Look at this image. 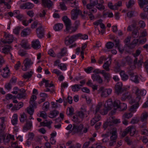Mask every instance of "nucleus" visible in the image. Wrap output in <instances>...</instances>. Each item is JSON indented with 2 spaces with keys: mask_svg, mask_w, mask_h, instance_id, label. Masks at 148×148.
<instances>
[{
  "mask_svg": "<svg viewBox=\"0 0 148 148\" xmlns=\"http://www.w3.org/2000/svg\"><path fill=\"white\" fill-rule=\"evenodd\" d=\"M132 91L136 95L134 98L132 99V96L127 92L123 94L121 99L123 101L128 100L129 103L132 105L129 110L131 112L134 113L136 111L139 106V102L141 100V97L139 95V90L137 87H133Z\"/></svg>",
  "mask_w": 148,
  "mask_h": 148,
  "instance_id": "f257e3e1",
  "label": "nucleus"
},
{
  "mask_svg": "<svg viewBox=\"0 0 148 148\" xmlns=\"http://www.w3.org/2000/svg\"><path fill=\"white\" fill-rule=\"evenodd\" d=\"M113 108V103L112 99H108L105 103L100 102L95 107V112H98L101 114L104 115L108 113V110Z\"/></svg>",
  "mask_w": 148,
  "mask_h": 148,
  "instance_id": "f03ea898",
  "label": "nucleus"
},
{
  "mask_svg": "<svg viewBox=\"0 0 148 148\" xmlns=\"http://www.w3.org/2000/svg\"><path fill=\"white\" fill-rule=\"evenodd\" d=\"M110 135H111V136L109 145L112 146H113L114 143L116 142L117 138L116 130L115 128H111V129L109 130L108 132H107L105 134H102L101 137L103 138L102 140L103 143H106L108 141L109 139L108 138Z\"/></svg>",
  "mask_w": 148,
  "mask_h": 148,
  "instance_id": "7ed1b4c3",
  "label": "nucleus"
},
{
  "mask_svg": "<svg viewBox=\"0 0 148 148\" xmlns=\"http://www.w3.org/2000/svg\"><path fill=\"white\" fill-rule=\"evenodd\" d=\"M110 120H108L103 125V127L105 129L108 128L109 130L111 129V128H113L111 126L113 124H116L119 123L120 122V119H115L114 117H112L110 118Z\"/></svg>",
  "mask_w": 148,
  "mask_h": 148,
  "instance_id": "20e7f679",
  "label": "nucleus"
},
{
  "mask_svg": "<svg viewBox=\"0 0 148 148\" xmlns=\"http://www.w3.org/2000/svg\"><path fill=\"white\" fill-rule=\"evenodd\" d=\"M86 111L85 110L78 112L77 114L73 117V120L74 122H77L78 120H82L85 116Z\"/></svg>",
  "mask_w": 148,
  "mask_h": 148,
  "instance_id": "39448f33",
  "label": "nucleus"
},
{
  "mask_svg": "<svg viewBox=\"0 0 148 148\" xmlns=\"http://www.w3.org/2000/svg\"><path fill=\"white\" fill-rule=\"evenodd\" d=\"M112 91L111 88H105L103 87H101L99 90V93L100 96L103 97H106L110 95Z\"/></svg>",
  "mask_w": 148,
  "mask_h": 148,
  "instance_id": "423d86ee",
  "label": "nucleus"
},
{
  "mask_svg": "<svg viewBox=\"0 0 148 148\" xmlns=\"http://www.w3.org/2000/svg\"><path fill=\"white\" fill-rule=\"evenodd\" d=\"M4 36L5 39L1 40L2 42L5 43H7L10 44L13 41L14 38L12 35L5 32Z\"/></svg>",
  "mask_w": 148,
  "mask_h": 148,
  "instance_id": "0eeeda50",
  "label": "nucleus"
},
{
  "mask_svg": "<svg viewBox=\"0 0 148 148\" xmlns=\"http://www.w3.org/2000/svg\"><path fill=\"white\" fill-rule=\"evenodd\" d=\"M90 3L86 5V8L89 10L90 13H95L97 12V10L94 7L97 3V0H90Z\"/></svg>",
  "mask_w": 148,
  "mask_h": 148,
  "instance_id": "6e6552de",
  "label": "nucleus"
},
{
  "mask_svg": "<svg viewBox=\"0 0 148 148\" xmlns=\"http://www.w3.org/2000/svg\"><path fill=\"white\" fill-rule=\"evenodd\" d=\"M72 131L73 132H82L83 133H86L87 131V129L86 128H83L82 125H80L77 126L73 125L72 128Z\"/></svg>",
  "mask_w": 148,
  "mask_h": 148,
  "instance_id": "1a4fd4ad",
  "label": "nucleus"
},
{
  "mask_svg": "<svg viewBox=\"0 0 148 148\" xmlns=\"http://www.w3.org/2000/svg\"><path fill=\"white\" fill-rule=\"evenodd\" d=\"M77 40L76 34L72 36H68L65 38V43L66 45H69L72 44Z\"/></svg>",
  "mask_w": 148,
  "mask_h": 148,
  "instance_id": "9d476101",
  "label": "nucleus"
},
{
  "mask_svg": "<svg viewBox=\"0 0 148 148\" xmlns=\"http://www.w3.org/2000/svg\"><path fill=\"white\" fill-rule=\"evenodd\" d=\"M33 63V62L31 59H26L23 61V64L25 67L22 66V70L24 71H26L28 68L31 67Z\"/></svg>",
  "mask_w": 148,
  "mask_h": 148,
  "instance_id": "9b49d317",
  "label": "nucleus"
},
{
  "mask_svg": "<svg viewBox=\"0 0 148 148\" xmlns=\"http://www.w3.org/2000/svg\"><path fill=\"white\" fill-rule=\"evenodd\" d=\"M136 130L134 127L132 126H129L126 128L125 131L122 133V136L124 137L129 132H130L131 136H133L135 134Z\"/></svg>",
  "mask_w": 148,
  "mask_h": 148,
  "instance_id": "f8f14e48",
  "label": "nucleus"
},
{
  "mask_svg": "<svg viewBox=\"0 0 148 148\" xmlns=\"http://www.w3.org/2000/svg\"><path fill=\"white\" fill-rule=\"evenodd\" d=\"M146 41V39L145 38H144L143 40H140L138 41L137 39L134 40L132 43L128 45V47L130 48H134L136 45L139 44H143Z\"/></svg>",
  "mask_w": 148,
  "mask_h": 148,
  "instance_id": "ddd939ff",
  "label": "nucleus"
},
{
  "mask_svg": "<svg viewBox=\"0 0 148 148\" xmlns=\"http://www.w3.org/2000/svg\"><path fill=\"white\" fill-rule=\"evenodd\" d=\"M94 113L95 114V115L94 117L91 120L90 124L91 125H94L95 123L99 121L101 119V116L99 114H98L100 113L99 112H98L97 113L95 112V109L94 110Z\"/></svg>",
  "mask_w": 148,
  "mask_h": 148,
  "instance_id": "4468645a",
  "label": "nucleus"
},
{
  "mask_svg": "<svg viewBox=\"0 0 148 148\" xmlns=\"http://www.w3.org/2000/svg\"><path fill=\"white\" fill-rule=\"evenodd\" d=\"M140 6L144 8V10L146 11L148 10V0H138Z\"/></svg>",
  "mask_w": 148,
  "mask_h": 148,
  "instance_id": "2eb2a0df",
  "label": "nucleus"
},
{
  "mask_svg": "<svg viewBox=\"0 0 148 148\" xmlns=\"http://www.w3.org/2000/svg\"><path fill=\"white\" fill-rule=\"evenodd\" d=\"M136 24L132 25L131 26H129L127 28L128 31H131L134 30V31L133 32L132 36L134 38H136L138 36L139 33L137 30H135V29L136 28Z\"/></svg>",
  "mask_w": 148,
  "mask_h": 148,
  "instance_id": "dca6fc26",
  "label": "nucleus"
},
{
  "mask_svg": "<svg viewBox=\"0 0 148 148\" xmlns=\"http://www.w3.org/2000/svg\"><path fill=\"white\" fill-rule=\"evenodd\" d=\"M81 12V11L77 8L73 9L71 12V18L73 20L76 19L77 18L79 14Z\"/></svg>",
  "mask_w": 148,
  "mask_h": 148,
  "instance_id": "f3484780",
  "label": "nucleus"
},
{
  "mask_svg": "<svg viewBox=\"0 0 148 148\" xmlns=\"http://www.w3.org/2000/svg\"><path fill=\"white\" fill-rule=\"evenodd\" d=\"M122 3L121 1L118 2L117 3L115 4L114 5L111 3L110 2L108 3V6L111 9L115 10L117 9L119 7L122 5Z\"/></svg>",
  "mask_w": 148,
  "mask_h": 148,
  "instance_id": "a211bd4d",
  "label": "nucleus"
},
{
  "mask_svg": "<svg viewBox=\"0 0 148 148\" xmlns=\"http://www.w3.org/2000/svg\"><path fill=\"white\" fill-rule=\"evenodd\" d=\"M91 78L94 82L97 81L99 83H101L103 82L102 79L99 74H92Z\"/></svg>",
  "mask_w": 148,
  "mask_h": 148,
  "instance_id": "6ab92c4d",
  "label": "nucleus"
},
{
  "mask_svg": "<svg viewBox=\"0 0 148 148\" xmlns=\"http://www.w3.org/2000/svg\"><path fill=\"white\" fill-rule=\"evenodd\" d=\"M32 127V122L31 121H27L26 124L24 125L23 130L24 132H25L30 129Z\"/></svg>",
  "mask_w": 148,
  "mask_h": 148,
  "instance_id": "aec40b11",
  "label": "nucleus"
},
{
  "mask_svg": "<svg viewBox=\"0 0 148 148\" xmlns=\"http://www.w3.org/2000/svg\"><path fill=\"white\" fill-rule=\"evenodd\" d=\"M52 123V122L51 121L46 120L43 122H41L40 125L41 126L47 127L48 128L50 129L51 127V124Z\"/></svg>",
  "mask_w": 148,
  "mask_h": 148,
  "instance_id": "412c9836",
  "label": "nucleus"
},
{
  "mask_svg": "<svg viewBox=\"0 0 148 148\" xmlns=\"http://www.w3.org/2000/svg\"><path fill=\"white\" fill-rule=\"evenodd\" d=\"M122 86V83L121 82L117 83L115 86V93L117 94H119L121 92V87Z\"/></svg>",
  "mask_w": 148,
  "mask_h": 148,
  "instance_id": "4be33fe9",
  "label": "nucleus"
},
{
  "mask_svg": "<svg viewBox=\"0 0 148 148\" xmlns=\"http://www.w3.org/2000/svg\"><path fill=\"white\" fill-rule=\"evenodd\" d=\"M32 47L35 49H38L40 47V43L38 40H35L32 42Z\"/></svg>",
  "mask_w": 148,
  "mask_h": 148,
  "instance_id": "5701e85b",
  "label": "nucleus"
},
{
  "mask_svg": "<svg viewBox=\"0 0 148 148\" xmlns=\"http://www.w3.org/2000/svg\"><path fill=\"white\" fill-rule=\"evenodd\" d=\"M2 76L5 78L7 77L10 75L9 69L8 67L3 69L1 74Z\"/></svg>",
  "mask_w": 148,
  "mask_h": 148,
  "instance_id": "b1692460",
  "label": "nucleus"
},
{
  "mask_svg": "<svg viewBox=\"0 0 148 148\" xmlns=\"http://www.w3.org/2000/svg\"><path fill=\"white\" fill-rule=\"evenodd\" d=\"M4 121L5 119L4 117H2L0 118V132H1L5 129Z\"/></svg>",
  "mask_w": 148,
  "mask_h": 148,
  "instance_id": "393cba45",
  "label": "nucleus"
},
{
  "mask_svg": "<svg viewBox=\"0 0 148 148\" xmlns=\"http://www.w3.org/2000/svg\"><path fill=\"white\" fill-rule=\"evenodd\" d=\"M62 20L66 26V29H68L69 27V25H71L70 20L67 16H64L62 18Z\"/></svg>",
  "mask_w": 148,
  "mask_h": 148,
  "instance_id": "a878e982",
  "label": "nucleus"
},
{
  "mask_svg": "<svg viewBox=\"0 0 148 148\" xmlns=\"http://www.w3.org/2000/svg\"><path fill=\"white\" fill-rule=\"evenodd\" d=\"M34 6V5L32 3H27L21 6V8L22 9H31Z\"/></svg>",
  "mask_w": 148,
  "mask_h": 148,
  "instance_id": "bb28decb",
  "label": "nucleus"
},
{
  "mask_svg": "<svg viewBox=\"0 0 148 148\" xmlns=\"http://www.w3.org/2000/svg\"><path fill=\"white\" fill-rule=\"evenodd\" d=\"M121 107V103L120 101L118 100H115L113 103V109L116 110L120 108Z\"/></svg>",
  "mask_w": 148,
  "mask_h": 148,
  "instance_id": "cd10ccee",
  "label": "nucleus"
},
{
  "mask_svg": "<svg viewBox=\"0 0 148 148\" xmlns=\"http://www.w3.org/2000/svg\"><path fill=\"white\" fill-rule=\"evenodd\" d=\"M37 27H38L37 28H42L41 25L40 23H38L37 21H35L31 24V28L34 29Z\"/></svg>",
  "mask_w": 148,
  "mask_h": 148,
  "instance_id": "c85d7f7f",
  "label": "nucleus"
},
{
  "mask_svg": "<svg viewBox=\"0 0 148 148\" xmlns=\"http://www.w3.org/2000/svg\"><path fill=\"white\" fill-rule=\"evenodd\" d=\"M108 59V60L104 63L103 67L106 71H109L110 70L109 67L111 64V61L110 58Z\"/></svg>",
  "mask_w": 148,
  "mask_h": 148,
  "instance_id": "c756f323",
  "label": "nucleus"
},
{
  "mask_svg": "<svg viewBox=\"0 0 148 148\" xmlns=\"http://www.w3.org/2000/svg\"><path fill=\"white\" fill-rule=\"evenodd\" d=\"M63 25L62 23H58L55 24L53 27V29L56 31H59L62 29Z\"/></svg>",
  "mask_w": 148,
  "mask_h": 148,
  "instance_id": "7c9ffc66",
  "label": "nucleus"
},
{
  "mask_svg": "<svg viewBox=\"0 0 148 148\" xmlns=\"http://www.w3.org/2000/svg\"><path fill=\"white\" fill-rule=\"evenodd\" d=\"M11 122L12 125H15L17 124L18 120V116L16 114H14L11 119Z\"/></svg>",
  "mask_w": 148,
  "mask_h": 148,
  "instance_id": "2f4dec72",
  "label": "nucleus"
},
{
  "mask_svg": "<svg viewBox=\"0 0 148 148\" xmlns=\"http://www.w3.org/2000/svg\"><path fill=\"white\" fill-rule=\"evenodd\" d=\"M130 79L132 81L135 83H138L139 82V78L136 74H132L131 75Z\"/></svg>",
  "mask_w": 148,
  "mask_h": 148,
  "instance_id": "473e14b6",
  "label": "nucleus"
},
{
  "mask_svg": "<svg viewBox=\"0 0 148 148\" xmlns=\"http://www.w3.org/2000/svg\"><path fill=\"white\" fill-rule=\"evenodd\" d=\"M30 33V29L29 28H27L24 29L21 33L22 36L25 37L29 35Z\"/></svg>",
  "mask_w": 148,
  "mask_h": 148,
  "instance_id": "72a5a7b5",
  "label": "nucleus"
},
{
  "mask_svg": "<svg viewBox=\"0 0 148 148\" xmlns=\"http://www.w3.org/2000/svg\"><path fill=\"white\" fill-rule=\"evenodd\" d=\"M21 46L22 47L25 49H28L30 48V45L28 43L27 41H22Z\"/></svg>",
  "mask_w": 148,
  "mask_h": 148,
  "instance_id": "f704fd0d",
  "label": "nucleus"
},
{
  "mask_svg": "<svg viewBox=\"0 0 148 148\" xmlns=\"http://www.w3.org/2000/svg\"><path fill=\"white\" fill-rule=\"evenodd\" d=\"M42 3L44 6L48 8L51 7L52 4V2L50 0H42Z\"/></svg>",
  "mask_w": 148,
  "mask_h": 148,
  "instance_id": "c9c22d12",
  "label": "nucleus"
},
{
  "mask_svg": "<svg viewBox=\"0 0 148 148\" xmlns=\"http://www.w3.org/2000/svg\"><path fill=\"white\" fill-rule=\"evenodd\" d=\"M33 73V71L32 70H30L29 72L24 74L23 77L25 79H29L32 76Z\"/></svg>",
  "mask_w": 148,
  "mask_h": 148,
  "instance_id": "e433bc0d",
  "label": "nucleus"
},
{
  "mask_svg": "<svg viewBox=\"0 0 148 148\" xmlns=\"http://www.w3.org/2000/svg\"><path fill=\"white\" fill-rule=\"evenodd\" d=\"M67 52L66 49H62L61 52L59 53L57 55V57L58 58H60L64 56Z\"/></svg>",
  "mask_w": 148,
  "mask_h": 148,
  "instance_id": "4c0bfd02",
  "label": "nucleus"
},
{
  "mask_svg": "<svg viewBox=\"0 0 148 148\" xmlns=\"http://www.w3.org/2000/svg\"><path fill=\"white\" fill-rule=\"evenodd\" d=\"M122 79L123 81L127 80L128 78V76L125 74L124 71H122L120 73Z\"/></svg>",
  "mask_w": 148,
  "mask_h": 148,
  "instance_id": "58836bf2",
  "label": "nucleus"
},
{
  "mask_svg": "<svg viewBox=\"0 0 148 148\" xmlns=\"http://www.w3.org/2000/svg\"><path fill=\"white\" fill-rule=\"evenodd\" d=\"M11 0H0V4L4 3V5L7 6L8 9H10L11 7L8 3L10 2Z\"/></svg>",
  "mask_w": 148,
  "mask_h": 148,
  "instance_id": "ea45409f",
  "label": "nucleus"
},
{
  "mask_svg": "<svg viewBox=\"0 0 148 148\" xmlns=\"http://www.w3.org/2000/svg\"><path fill=\"white\" fill-rule=\"evenodd\" d=\"M77 39H80L83 40H86L88 38V36L86 34H76Z\"/></svg>",
  "mask_w": 148,
  "mask_h": 148,
  "instance_id": "a19ab883",
  "label": "nucleus"
},
{
  "mask_svg": "<svg viewBox=\"0 0 148 148\" xmlns=\"http://www.w3.org/2000/svg\"><path fill=\"white\" fill-rule=\"evenodd\" d=\"M58 113V112L56 110H54L50 112L49 114V117L51 118L56 117Z\"/></svg>",
  "mask_w": 148,
  "mask_h": 148,
  "instance_id": "79ce46f5",
  "label": "nucleus"
},
{
  "mask_svg": "<svg viewBox=\"0 0 148 148\" xmlns=\"http://www.w3.org/2000/svg\"><path fill=\"white\" fill-rule=\"evenodd\" d=\"M133 114L131 112H126L123 116V119H128L132 117Z\"/></svg>",
  "mask_w": 148,
  "mask_h": 148,
  "instance_id": "37998d69",
  "label": "nucleus"
},
{
  "mask_svg": "<svg viewBox=\"0 0 148 148\" xmlns=\"http://www.w3.org/2000/svg\"><path fill=\"white\" fill-rule=\"evenodd\" d=\"M32 19H30L28 21L25 18L22 21V23L23 25L25 26H27L28 25L29 23H30L32 21Z\"/></svg>",
  "mask_w": 148,
  "mask_h": 148,
  "instance_id": "c03bdc74",
  "label": "nucleus"
},
{
  "mask_svg": "<svg viewBox=\"0 0 148 148\" xmlns=\"http://www.w3.org/2000/svg\"><path fill=\"white\" fill-rule=\"evenodd\" d=\"M69 27L68 29H66L70 33H72L75 32L77 29V27L75 26V27H71V25L69 26Z\"/></svg>",
  "mask_w": 148,
  "mask_h": 148,
  "instance_id": "a18cd8bd",
  "label": "nucleus"
},
{
  "mask_svg": "<svg viewBox=\"0 0 148 148\" xmlns=\"http://www.w3.org/2000/svg\"><path fill=\"white\" fill-rule=\"evenodd\" d=\"M20 116V120L21 122H23L26 120L27 116L25 113L21 114Z\"/></svg>",
  "mask_w": 148,
  "mask_h": 148,
  "instance_id": "49530a36",
  "label": "nucleus"
},
{
  "mask_svg": "<svg viewBox=\"0 0 148 148\" xmlns=\"http://www.w3.org/2000/svg\"><path fill=\"white\" fill-rule=\"evenodd\" d=\"M80 88V85L78 84H76L71 86L72 90L74 92L78 91Z\"/></svg>",
  "mask_w": 148,
  "mask_h": 148,
  "instance_id": "de8ad7c7",
  "label": "nucleus"
},
{
  "mask_svg": "<svg viewBox=\"0 0 148 148\" xmlns=\"http://www.w3.org/2000/svg\"><path fill=\"white\" fill-rule=\"evenodd\" d=\"M41 28H37L36 29V32L38 36L40 38H42L43 36L42 32L41 30Z\"/></svg>",
  "mask_w": 148,
  "mask_h": 148,
  "instance_id": "09e8293b",
  "label": "nucleus"
},
{
  "mask_svg": "<svg viewBox=\"0 0 148 148\" xmlns=\"http://www.w3.org/2000/svg\"><path fill=\"white\" fill-rule=\"evenodd\" d=\"M34 111L33 107L32 106H30L27 108V112L31 115H32Z\"/></svg>",
  "mask_w": 148,
  "mask_h": 148,
  "instance_id": "8fccbe9b",
  "label": "nucleus"
},
{
  "mask_svg": "<svg viewBox=\"0 0 148 148\" xmlns=\"http://www.w3.org/2000/svg\"><path fill=\"white\" fill-rule=\"evenodd\" d=\"M10 47L9 46H6L4 47L2 49L3 52L4 53H8L10 51Z\"/></svg>",
  "mask_w": 148,
  "mask_h": 148,
  "instance_id": "3c124183",
  "label": "nucleus"
},
{
  "mask_svg": "<svg viewBox=\"0 0 148 148\" xmlns=\"http://www.w3.org/2000/svg\"><path fill=\"white\" fill-rule=\"evenodd\" d=\"M23 104L22 102H20L18 104V106H14L12 108V109L13 110H19L20 108L22 107L23 106Z\"/></svg>",
  "mask_w": 148,
  "mask_h": 148,
  "instance_id": "603ef678",
  "label": "nucleus"
},
{
  "mask_svg": "<svg viewBox=\"0 0 148 148\" xmlns=\"http://www.w3.org/2000/svg\"><path fill=\"white\" fill-rule=\"evenodd\" d=\"M49 103L48 102H46L44 103L43 106V109L45 111H47L49 108Z\"/></svg>",
  "mask_w": 148,
  "mask_h": 148,
  "instance_id": "864d4df0",
  "label": "nucleus"
},
{
  "mask_svg": "<svg viewBox=\"0 0 148 148\" xmlns=\"http://www.w3.org/2000/svg\"><path fill=\"white\" fill-rule=\"evenodd\" d=\"M137 14V12L134 11H131L128 12L127 16L129 17H131L135 16Z\"/></svg>",
  "mask_w": 148,
  "mask_h": 148,
  "instance_id": "5fc2aeb1",
  "label": "nucleus"
},
{
  "mask_svg": "<svg viewBox=\"0 0 148 148\" xmlns=\"http://www.w3.org/2000/svg\"><path fill=\"white\" fill-rule=\"evenodd\" d=\"M67 1H69V5L72 7H75L77 4L75 0H67Z\"/></svg>",
  "mask_w": 148,
  "mask_h": 148,
  "instance_id": "6e6d98bb",
  "label": "nucleus"
},
{
  "mask_svg": "<svg viewBox=\"0 0 148 148\" xmlns=\"http://www.w3.org/2000/svg\"><path fill=\"white\" fill-rule=\"evenodd\" d=\"M103 76H104L107 82H108L110 80L111 76L110 74L108 73H105V72H103Z\"/></svg>",
  "mask_w": 148,
  "mask_h": 148,
  "instance_id": "4d7b16f0",
  "label": "nucleus"
},
{
  "mask_svg": "<svg viewBox=\"0 0 148 148\" xmlns=\"http://www.w3.org/2000/svg\"><path fill=\"white\" fill-rule=\"evenodd\" d=\"M148 116V113L146 112H144L142 114V116L141 117V120L142 121H143L146 120Z\"/></svg>",
  "mask_w": 148,
  "mask_h": 148,
  "instance_id": "13d9d810",
  "label": "nucleus"
},
{
  "mask_svg": "<svg viewBox=\"0 0 148 148\" xmlns=\"http://www.w3.org/2000/svg\"><path fill=\"white\" fill-rule=\"evenodd\" d=\"M48 53L50 56L53 57H55L56 56V55L54 51L52 49H50L48 50Z\"/></svg>",
  "mask_w": 148,
  "mask_h": 148,
  "instance_id": "bf43d9fd",
  "label": "nucleus"
},
{
  "mask_svg": "<svg viewBox=\"0 0 148 148\" xmlns=\"http://www.w3.org/2000/svg\"><path fill=\"white\" fill-rule=\"evenodd\" d=\"M10 138L12 140L14 139V136L12 135H9L8 136H7L6 137V140L4 139L3 140L5 143H8L9 141V138Z\"/></svg>",
  "mask_w": 148,
  "mask_h": 148,
  "instance_id": "052dcab7",
  "label": "nucleus"
},
{
  "mask_svg": "<svg viewBox=\"0 0 148 148\" xmlns=\"http://www.w3.org/2000/svg\"><path fill=\"white\" fill-rule=\"evenodd\" d=\"M58 67L62 71H65L66 69V65L63 63L60 64L58 65Z\"/></svg>",
  "mask_w": 148,
  "mask_h": 148,
  "instance_id": "680f3d73",
  "label": "nucleus"
},
{
  "mask_svg": "<svg viewBox=\"0 0 148 148\" xmlns=\"http://www.w3.org/2000/svg\"><path fill=\"white\" fill-rule=\"evenodd\" d=\"M45 83V86L46 87H47V85H48L49 84V81L48 80H47L45 79H43L42 80V81L40 82V86H42L43 85V83Z\"/></svg>",
  "mask_w": 148,
  "mask_h": 148,
  "instance_id": "e2e57ef3",
  "label": "nucleus"
},
{
  "mask_svg": "<svg viewBox=\"0 0 148 148\" xmlns=\"http://www.w3.org/2000/svg\"><path fill=\"white\" fill-rule=\"evenodd\" d=\"M52 72L56 74L57 75H59L62 74V72L59 70L57 69H54L52 70Z\"/></svg>",
  "mask_w": 148,
  "mask_h": 148,
  "instance_id": "0e129e2a",
  "label": "nucleus"
},
{
  "mask_svg": "<svg viewBox=\"0 0 148 148\" xmlns=\"http://www.w3.org/2000/svg\"><path fill=\"white\" fill-rule=\"evenodd\" d=\"M73 109L72 107L69 108L67 109V113L68 115H71L73 114Z\"/></svg>",
  "mask_w": 148,
  "mask_h": 148,
  "instance_id": "69168bd1",
  "label": "nucleus"
},
{
  "mask_svg": "<svg viewBox=\"0 0 148 148\" xmlns=\"http://www.w3.org/2000/svg\"><path fill=\"white\" fill-rule=\"evenodd\" d=\"M114 46V44L112 42L107 43L106 45V46L107 49H111Z\"/></svg>",
  "mask_w": 148,
  "mask_h": 148,
  "instance_id": "338daca9",
  "label": "nucleus"
},
{
  "mask_svg": "<svg viewBox=\"0 0 148 148\" xmlns=\"http://www.w3.org/2000/svg\"><path fill=\"white\" fill-rule=\"evenodd\" d=\"M135 3V1L134 0H130L127 3H126V5L128 8L131 7Z\"/></svg>",
  "mask_w": 148,
  "mask_h": 148,
  "instance_id": "774afa93",
  "label": "nucleus"
}]
</instances>
